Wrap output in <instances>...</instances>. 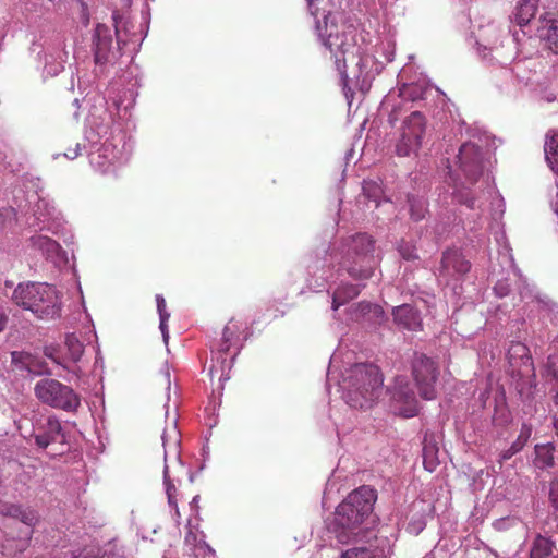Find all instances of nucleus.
<instances>
[{"mask_svg": "<svg viewBox=\"0 0 558 558\" xmlns=\"http://www.w3.org/2000/svg\"><path fill=\"white\" fill-rule=\"evenodd\" d=\"M315 31L333 59L344 87L353 80L367 83L381 72L385 63L393 60V43L383 44L380 59L372 35L347 22L341 14L324 15L323 23L315 22Z\"/></svg>", "mask_w": 558, "mask_h": 558, "instance_id": "obj_2", "label": "nucleus"}, {"mask_svg": "<svg viewBox=\"0 0 558 558\" xmlns=\"http://www.w3.org/2000/svg\"><path fill=\"white\" fill-rule=\"evenodd\" d=\"M187 532L184 538V544L189 547V550L194 556H199L202 551L209 550V546L204 542L203 535H198L197 532H194L191 525V522L187 524Z\"/></svg>", "mask_w": 558, "mask_h": 558, "instance_id": "obj_24", "label": "nucleus"}, {"mask_svg": "<svg viewBox=\"0 0 558 558\" xmlns=\"http://www.w3.org/2000/svg\"><path fill=\"white\" fill-rule=\"evenodd\" d=\"M34 393L43 403L66 412H75L81 405L78 395L71 387L52 378L37 381Z\"/></svg>", "mask_w": 558, "mask_h": 558, "instance_id": "obj_9", "label": "nucleus"}, {"mask_svg": "<svg viewBox=\"0 0 558 558\" xmlns=\"http://www.w3.org/2000/svg\"><path fill=\"white\" fill-rule=\"evenodd\" d=\"M396 109H397V106L393 105V109H392V112L390 113V122H392L393 120H397V113H396Z\"/></svg>", "mask_w": 558, "mask_h": 558, "instance_id": "obj_52", "label": "nucleus"}, {"mask_svg": "<svg viewBox=\"0 0 558 558\" xmlns=\"http://www.w3.org/2000/svg\"><path fill=\"white\" fill-rule=\"evenodd\" d=\"M8 317L5 313L3 312L2 307L0 306V332L4 329L7 325Z\"/></svg>", "mask_w": 558, "mask_h": 558, "instance_id": "obj_48", "label": "nucleus"}, {"mask_svg": "<svg viewBox=\"0 0 558 558\" xmlns=\"http://www.w3.org/2000/svg\"><path fill=\"white\" fill-rule=\"evenodd\" d=\"M156 303H157V310H158L159 317H162L163 315H170V313H168L166 311V301L162 295H160V294L156 295Z\"/></svg>", "mask_w": 558, "mask_h": 558, "instance_id": "obj_43", "label": "nucleus"}, {"mask_svg": "<svg viewBox=\"0 0 558 558\" xmlns=\"http://www.w3.org/2000/svg\"><path fill=\"white\" fill-rule=\"evenodd\" d=\"M0 514L19 520L24 527L19 532L17 537L7 535L1 544L2 554L5 556H15L23 553L29 545L33 527L38 522L37 512L31 507H24L16 504L0 502Z\"/></svg>", "mask_w": 558, "mask_h": 558, "instance_id": "obj_8", "label": "nucleus"}, {"mask_svg": "<svg viewBox=\"0 0 558 558\" xmlns=\"http://www.w3.org/2000/svg\"><path fill=\"white\" fill-rule=\"evenodd\" d=\"M535 0H521L515 8V21L520 26L526 25L535 15Z\"/></svg>", "mask_w": 558, "mask_h": 558, "instance_id": "obj_26", "label": "nucleus"}, {"mask_svg": "<svg viewBox=\"0 0 558 558\" xmlns=\"http://www.w3.org/2000/svg\"><path fill=\"white\" fill-rule=\"evenodd\" d=\"M65 347L71 361L74 363L78 362L83 355L84 347L77 337L74 335H68L65 338Z\"/></svg>", "mask_w": 558, "mask_h": 558, "instance_id": "obj_32", "label": "nucleus"}, {"mask_svg": "<svg viewBox=\"0 0 558 558\" xmlns=\"http://www.w3.org/2000/svg\"><path fill=\"white\" fill-rule=\"evenodd\" d=\"M32 426L29 436L35 438V442L39 448L45 449L51 442H56L59 438H62L61 424L53 416L46 417L44 423H32Z\"/></svg>", "mask_w": 558, "mask_h": 558, "instance_id": "obj_18", "label": "nucleus"}, {"mask_svg": "<svg viewBox=\"0 0 558 558\" xmlns=\"http://www.w3.org/2000/svg\"><path fill=\"white\" fill-rule=\"evenodd\" d=\"M548 48L558 53V21H553L547 32Z\"/></svg>", "mask_w": 558, "mask_h": 558, "instance_id": "obj_37", "label": "nucleus"}, {"mask_svg": "<svg viewBox=\"0 0 558 558\" xmlns=\"http://www.w3.org/2000/svg\"><path fill=\"white\" fill-rule=\"evenodd\" d=\"M71 371H72L75 375H77V374H78L80 368H78V367H75V368H73V369H71Z\"/></svg>", "mask_w": 558, "mask_h": 558, "instance_id": "obj_56", "label": "nucleus"}, {"mask_svg": "<svg viewBox=\"0 0 558 558\" xmlns=\"http://www.w3.org/2000/svg\"><path fill=\"white\" fill-rule=\"evenodd\" d=\"M418 506H423V502H422V501H420V502H415V504L413 505V507H414V508H417Z\"/></svg>", "mask_w": 558, "mask_h": 558, "instance_id": "obj_57", "label": "nucleus"}, {"mask_svg": "<svg viewBox=\"0 0 558 558\" xmlns=\"http://www.w3.org/2000/svg\"><path fill=\"white\" fill-rule=\"evenodd\" d=\"M82 151V145L77 143L74 148L68 149L65 153L62 154L63 157H65L69 160H74L81 155Z\"/></svg>", "mask_w": 558, "mask_h": 558, "instance_id": "obj_41", "label": "nucleus"}, {"mask_svg": "<svg viewBox=\"0 0 558 558\" xmlns=\"http://www.w3.org/2000/svg\"><path fill=\"white\" fill-rule=\"evenodd\" d=\"M426 134V119L423 113L415 110L402 121L399 136L395 144V151L399 157L416 155Z\"/></svg>", "mask_w": 558, "mask_h": 558, "instance_id": "obj_10", "label": "nucleus"}, {"mask_svg": "<svg viewBox=\"0 0 558 558\" xmlns=\"http://www.w3.org/2000/svg\"><path fill=\"white\" fill-rule=\"evenodd\" d=\"M376 498L375 489L369 486H361L349 494L337 507L335 533L339 543H366L374 536L367 525Z\"/></svg>", "mask_w": 558, "mask_h": 558, "instance_id": "obj_6", "label": "nucleus"}, {"mask_svg": "<svg viewBox=\"0 0 558 558\" xmlns=\"http://www.w3.org/2000/svg\"><path fill=\"white\" fill-rule=\"evenodd\" d=\"M395 323L408 330L416 331L421 329L422 319L420 313L410 304H402L393 308Z\"/></svg>", "mask_w": 558, "mask_h": 558, "instance_id": "obj_21", "label": "nucleus"}, {"mask_svg": "<svg viewBox=\"0 0 558 558\" xmlns=\"http://www.w3.org/2000/svg\"><path fill=\"white\" fill-rule=\"evenodd\" d=\"M508 359L510 365L514 369H518V372H521L522 366L529 368L533 364L529 348L521 342H515L510 345Z\"/></svg>", "mask_w": 558, "mask_h": 558, "instance_id": "obj_22", "label": "nucleus"}, {"mask_svg": "<svg viewBox=\"0 0 558 558\" xmlns=\"http://www.w3.org/2000/svg\"><path fill=\"white\" fill-rule=\"evenodd\" d=\"M363 195L375 203L376 207L380 204L384 196L381 184L375 180H365L363 182Z\"/></svg>", "mask_w": 558, "mask_h": 558, "instance_id": "obj_29", "label": "nucleus"}, {"mask_svg": "<svg viewBox=\"0 0 558 558\" xmlns=\"http://www.w3.org/2000/svg\"><path fill=\"white\" fill-rule=\"evenodd\" d=\"M555 403L558 404V392L555 396Z\"/></svg>", "mask_w": 558, "mask_h": 558, "instance_id": "obj_59", "label": "nucleus"}, {"mask_svg": "<svg viewBox=\"0 0 558 558\" xmlns=\"http://www.w3.org/2000/svg\"><path fill=\"white\" fill-rule=\"evenodd\" d=\"M398 251H399L400 255L407 260L416 258L415 248L412 245H410L409 243H401L399 245Z\"/></svg>", "mask_w": 558, "mask_h": 558, "instance_id": "obj_39", "label": "nucleus"}, {"mask_svg": "<svg viewBox=\"0 0 558 558\" xmlns=\"http://www.w3.org/2000/svg\"><path fill=\"white\" fill-rule=\"evenodd\" d=\"M118 114L117 102L109 104L98 96L85 119L84 137L88 143L89 163L101 173L114 171L131 154Z\"/></svg>", "mask_w": 558, "mask_h": 558, "instance_id": "obj_3", "label": "nucleus"}, {"mask_svg": "<svg viewBox=\"0 0 558 558\" xmlns=\"http://www.w3.org/2000/svg\"><path fill=\"white\" fill-rule=\"evenodd\" d=\"M34 217L37 220L32 226L37 231H49L57 233L60 222L53 206H50L45 199L38 198Z\"/></svg>", "mask_w": 558, "mask_h": 558, "instance_id": "obj_19", "label": "nucleus"}, {"mask_svg": "<svg viewBox=\"0 0 558 558\" xmlns=\"http://www.w3.org/2000/svg\"><path fill=\"white\" fill-rule=\"evenodd\" d=\"M239 330H240V326L233 320H230L226 325L223 332H222L221 344H220V348L218 351L219 356L217 357V364H219V366L213 364L209 367V375L211 378H214V376L216 374H219L218 380L220 383L221 389H223V383L229 379V371L231 369V366H232V361L228 362L225 354H227L229 352V350L233 345L236 344V342L239 340V338H238ZM236 354H238V352L234 353V355L232 356L231 360H233Z\"/></svg>", "mask_w": 558, "mask_h": 558, "instance_id": "obj_14", "label": "nucleus"}, {"mask_svg": "<svg viewBox=\"0 0 558 558\" xmlns=\"http://www.w3.org/2000/svg\"><path fill=\"white\" fill-rule=\"evenodd\" d=\"M197 500H198V496H195V497L193 498L192 502H193V504H194V502H197Z\"/></svg>", "mask_w": 558, "mask_h": 558, "instance_id": "obj_58", "label": "nucleus"}, {"mask_svg": "<svg viewBox=\"0 0 558 558\" xmlns=\"http://www.w3.org/2000/svg\"><path fill=\"white\" fill-rule=\"evenodd\" d=\"M412 374L421 396L426 400L436 397L435 385L438 371L435 362L424 354H415L412 362Z\"/></svg>", "mask_w": 558, "mask_h": 558, "instance_id": "obj_13", "label": "nucleus"}, {"mask_svg": "<svg viewBox=\"0 0 558 558\" xmlns=\"http://www.w3.org/2000/svg\"><path fill=\"white\" fill-rule=\"evenodd\" d=\"M45 354L46 356H48L49 359H51L54 363H57L58 365H61L63 368L68 369L69 367L59 360V357H57L54 354H53V349H46L45 351Z\"/></svg>", "mask_w": 558, "mask_h": 558, "instance_id": "obj_44", "label": "nucleus"}, {"mask_svg": "<svg viewBox=\"0 0 558 558\" xmlns=\"http://www.w3.org/2000/svg\"><path fill=\"white\" fill-rule=\"evenodd\" d=\"M425 526H426V521H425L424 517H420L418 519H415L413 517L408 522L407 531L411 534L417 535L418 533H421L424 530Z\"/></svg>", "mask_w": 558, "mask_h": 558, "instance_id": "obj_38", "label": "nucleus"}, {"mask_svg": "<svg viewBox=\"0 0 558 558\" xmlns=\"http://www.w3.org/2000/svg\"><path fill=\"white\" fill-rule=\"evenodd\" d=\"M439 448L435 442H433L430 439H428L427 436L424 438L423 442V463L424 468L433 472L436 466L439 464Z\"/></svg>", "mask_w": 558, "mask_h": 558, "instance_id": "obj_23", "label": "nucleus"}, {"mask_svg": "<svg viewBox=\"0 0 558 558\" xmlns=\"http://www.w3.org/2000/svg\"><path fill=\"white\" fill-rule=\"evenodd\" d=\"M318 0H306L307 2V7H308V11L310 13L316 17L317 16V9L315 8V3L317 2Z\"/></svg>", "mask_w": 558, "mask_h": 558, "instance_id": "obj_47", "label": "nucleus"}, {"mask_svg": "<svg viewBox=\"0 0 558 558\" xmlns=\"http://www.w3.org/2000/svg\"><path fill=\"white\" fill-rule=\"evenodd\" d=\"M374 253L375 240L365 232L337 235L324 257L310 267L307 287L315 292L326 290L331 308L337 312L361 291V286L349 282L348 278L362 281L373 276Z\"/></svg>", "mask_w": 558, "mask_h": 558, "instance_id": "obj_1", "label": "nucleus"}, {"mask_svg": "<svg viewBox=\"0 0 558 558\" xmlns=\"http://www.w3.org/2000/svg\"><path fill=\"white\" fill-rule=\"evenodd\" d=\"M392 399L397 404V410L404 417H413L418 412V402L414 391L410 388L404 377L396 379Z\"/></svg>", "mask_w": 558, "mask_h": 558, "instance_id": "obj_17", "label": "nucleus"}, {"mask_svg": "<svg viewBox=\"0 0 558 558\" xmlns=\"http://www.w3.org/2000/svg\"><path fill=\"white\" fill-rule=\"evenodd\" d=\"M349 315L351 320L366 323L372 326L380 325L385 318L381 306L368 302L359 303L350 310Z\"/></svg>", "mask_w": 558, "mask_h": 558, "instance_id": "obj_20", "label": "nucleus"}, {"mask_svg": "<svg viewBox=\"0 0 558 558\" xmlns=\"http://www.w3.org/2000/svg\"><path fill=\"white\" fill-rule=\"evenodd\" d=\"M26 369L34 375H50L51 371L48 365L44 361H37L32 357H27V362L25 363Z\"/></svg>", "mask_w": 558, "mask_h": 558, "instance_id": "obj_35", "label": "nucleus"}, {"mask_svg": "<svg viewBox=\"0 0 558 558\" xmlns=\"http://www.w3.org/2000/svg\"><path fill=\"white\" fill-rule=\"evenodd\" d=\"M12 300L19 306L31 311L41 319H52L60 315V302L56 289L47 283H20Z\"/></svg>", "mask_w": 558, "mask_h": 558, "instance_id": "obj_7", "label": "nucleus"}, {"mask_svg": "<svg viewBox=\"0 0 558 558\" xmlns=\"http://www.w3.org/2000/svg\"><path fill=\"white\" fill-rule=\"evenodd\" d=\"M453 268V254L450 251H446L442 255L440 266L438 268L439 278L447 284L451 277V269Z\"/></svg>", "mask_w": 558, "mask_h": 558, "instance_id": "obj_34", "label": "nucleus"}, {"mask_svg": "<svg viewBox=\"0 0 558 558\" xmlns=\"http://www.w3.org/2000/svg\"><path fill=\"white\" fill-rule=\"evenodd\" d=\"M554 543L546 537L537 536L533 543L530 558H544L553 553Z\"/></svg>", "mask_w": 558, "mask_h": 558, "instance_id": "obj_30", "label": "nucleus"}, {"mask_svg": "<svg viewBox=\"0 0 558 558\" xmlns=\"http://www.w3.org/2000/svg\"><path fill=\"white\" fill-rule=\"evenodd\" d=\"M114 20L116 43L109 26L98 23L92 35V51L96 64H106L113 62L120 56V45L123 41L121 37L120 24L117 16Z\"/></svg>", "mask_w": 558, "mask_h": 558, "instance_id": "obj_11", "label": "nucleus"}, {"mask_svg": "<svg viewBox=\"0 0 558 558\" xmlns=\"http://www.w3.org/2000/svg\"><path fill=\"white\" fill-rule=\"evenodd\" d=\"M441 550H442V545L439 543V544L435 547V549H434V551H433V554H432L433 556H428V555H427V556H425L424 558H436V557H438V556H439V554H440V551H441Z\"/></svg>", "mask_w": 558, "mask_h": 558, "instance_id": "obj_49", "label": "nucleus"}, {"mask_svg": "<svg viewBox=\"0 0 558 558\" xmlns=\"http://www.w3.org/2000/svg\"><path fill=\"white\" fill-rule=\"evenodd\" d=\"M489 138L474 130L470 140L464 142L458 154L456 170V199L470 209L475 208L481 191L475 187L489 163Z\"/></svg>", "mask_w": 558, "mask_h": 558, "instance_id": "obj_5", "label": "nucleus"}, {"mask_svg": "<svg viewBox=\"0 0 558 558\" xmlns=\"http://www.w3.org/2000/svg\"><path fill=\"white\" fill-rule=\"evenodd\" d=\"M408 204L410 215L413 220L418 221L424 218L426 204L422 197L410 195L408 196Z\"/></svg>", "mask_w": 558, "mask_h": 558, "instance_id": "obj_33", "label": "nucleus"}, {"mask_svg": "<svg viewBox=\"0 0 558 558\" xmlns=\"http://www.w3.org/2000/svg\"><path fill=\"white\" fill-rule=\"evenodd\" d=\"M554 208H555V211L558 215V199L554 203Z\"/></svg>", "mask_w": 558, "mask_h": 558, "instance_id": "obj_54", "label": "nucleus"}, {"mask_svg": "<svg viewBox=\"0 0 558 558\" xmlns=\"http://www.w3.org/2000/svg\"><path fill=\"white\" fill-rule=\"evenodd\" d=\"M14 214L13 208H4L0 210V223H3L8 217Z\"/></svg>", "mask_w": 558, "mask_h": 558, "instance_id": "obj_46", "label": "nucleus"}, {"mask_svg": "<svg viewBox=\"0 0 558 558\" xmlns=\"http://www.w3.org/2000/svg\"><path fill=\"white\" fill-rule=\"evenodd\" d=\"M531 434L532 427L530 425L523 424L517 440L511 445L509 449L505 450L501 453V459L508 460L513 454L519 452L527 442L529 438L531 437Z\"/></svg>", "mask_w": 558, "mask_h": 558, "instance_id": "obj_28", "label": "nucleus"}, {"mask_svg": "<svg viewBox=\"0 0 558 558\" xmlns=\"http://www.w3.org/2000/svg\"><path fill=\"white\" fill-rule=\"evenodd\" d=\"M161 439H162V446L165 449L163 484L166 487L168 502L171 507L174 508L175 515H177V518H179L180 512H179L178 505H177V501L174 498V494H175L177 489L173 484V481L170 477L169 464H168L170 457H173V459L179 464H181L180 452H179L180 432H179L175 423L171 427L165 428Z\"/></svg>", "mask_w": 558, "mask_h": 558, "instance_id": "obj_12", "label": "nucleus"}, {"mask_svg": "<svg viewBox=\"0 0 558 558\" xmlns=\"http://www.w3.org/2000/svg\"><path fill=\"white\" fill-rule=\"evenodd\" d=\"M554 428H555L556 434H557V436H558V417H557V418H555V421H554Z\"/></svg>", "mask_w": 558, "mask_h": 558, "instance_id": "obj_53", "label": "nucleus"}, {"mask_svg": "<svg viewBox=\"0 0 558 558\" xmlns=\"http://www.w3.org/2000/svg\"><path fill=\"white\" fill-rule=\"evenodd\" d=\"M59 156H60V155H59V154H57V155H53L52 157H53V159H57Z\"/></svg>", "mask_w": 558, "mask_h": 558, "instance_id": "obj_61", "label": "nucleus"}, {"mask_svg": "<svg viewBox=\"0 0 558 558\" xmlns=\"http://www.w3.org/2000/svg\"><path fill=\"white\" fill-rule=\"evenodd\" d=\"M342 363L341 350L337 349L329 361L327 389L335 385L351 408H371L383 390V378L378 367L368 363H356L340 372Z\"/></svg>", "mask_w": 558, "mask_h": 558, "instance_id": "obj_4", "label": "nucleus"}, {"mask_svg": "<svg viewBox=\"0 0 558 558\" xmlns=\"http://www.w3.org/2000/svg\"><path fill=\"white\" fill-rule=\"evenodd\" d=\"M169 317H170V315H163L162 317H159V319H160L159 328L162 333L163 341L166 343L168 342V338H169L168 325H167Z\"/></svg>", "mask_w": 558, "mask_h": 558, "instance_id": "obj_42", "label": "nucleus"}, {"mask_svg": "<svg viewBox=\"0 0 558 558\" xmlns=\"http://www.w3.org/2000/svg\"><path fill=\"white\" fill-rule=\"evenodd\" d=\"M341 558H375L372 551L365 546H356L345 550Z\"/></svg>", "mask_w": 558, "mask_h": 558, "instance_id": "obj_36", "label": "nucleus"}, {"mask_svg": "<svg viewBox=\"0 0 558 558\" xmlns=\"http://www.w3.org/2000/svg\"><path fill=\"white\" fill-rule=\"evenodd\" d=\"M441 165L447 169V172L450 175L451 171H452V168H451V165H450V156H449V151L448 150H446L445 155L441 158Z\"/></svg>", "mask_w": 558, "mask_h": 558, "instance_id": "obj_45", "label": "nucleus"}, {"mask_svg": "<svg viewBox=\"0 0 558 558\" xmlns=\"http://www.w3.org/2000/svg\"><path fill=\"white\" fill-rule=\"evenodd\" d=\"M15 424H16L17 429L20 430L21 435L26 438L27 435H26V433H24L23 421L22 420L21 421H15Z\"/></svg>", "mask_w": 558, "mask_h": 558, "instance_id": "obj_51", "label": "nucleus"}, {"mask_svg": "<svg viewBox=\"0 0 558 558\" xmlns=\"http://www.w3.org/2000/svg\"><path fill=\"white\" fill-rule=\"evenodd\" d=\"M544 150L548 165L558 174V132L553 131L547 135Z\"/></svg>", "mask_w": 558, "mask_h": 558, "instance_id": "obj_25", "label": "nucleus"}, {"mask_svg": "<svg viewBox=\"0 0 558 558\" xmlns=\"http://www.w3.org/2000/svg\"><path fill=\"white\" fill-rule=\"evenodd\" d=\"M426 93H427V90L423 89L417 84L404 83V84H402V86L399 89V97L402 100L415 101L417 99H423L425 97Z\"/></svg>", "mask_w": 558, "mask_h": 558, "instance_id": "obj_31", "label": "nucleus"}, {"mask_svg": "<svg viewBox=\"0 0 558 558\" xmlns=\"http://www.w3.org/2000/svg\"><path fill=\"white\" fill-rule=\"evenodd\" d=\"M74 105H78V99H74Z\"/></svg>", "mask_w": 558, "mask_h": 558, "instance_id": "obj_60", "label": "nucleus"}, {"mask_svg": "<svg viewBox=\"0 0 558 558\" xmlns=\"http://www.w3.org/2000/svg\"><path fill=\"white\" fill-rule=\"evenodd\" d=\"M555 446L550 442L535 446V461L541 468H550L555 463Z\"/></svg>", "mask_w": 558, "mask_h": 558, "instance_id": "obj_27", "label": "nucleus"}, {"mask_svg": "<svg viewBox=\"0 0 558 558\" xmlns=\"http://www.w3.org/2000/svg\"><path fill=\"white\" fill-rule=\"evenodd\" d=\"M471 263L464 258L458 257L456 255V272L465 274L470 270Z\"/></svg>", "mask_w": 558, "mask_h": 558, "instance_id": "obj_40", "label": "nucleus"}, {"mask_svg": "<svg viewBox=\"0 0 558 558\" xmlns=\"http://www.w3.org/2000/svg\"><path fill=\"white\" fill-rule=\"evenodd\" d=\"M26 250L29 255H40L57 267L68 263L66 253L61 245L51 238L41 233H35L27 240Z\"/></svg>", "mask_w": 558, "mask_h": 558, "instance_id": "obj_16", "label": "nucleus"}, {"mask_svg": "<svg viewBox=\"0 0 558 558\" xmlns=\"http://www.w3.org/2000/svg\"><path fill=\"white\" fill-rule=\"evenodd\" d=\"M170 373L167 372V383H168V389H170V379H169Z\"/></svg>", "mask_w": 558, "mask_h": 558, "instance_id": "obj_55", "label": "nucleus"}, {"mask_svg": "<svg viewBox=\"0 0 558 558\" xmlns=\"http://www.w3.org/2000/svg\"><path fill=\"white\" fill-rule=\"evenodd\" d=\"M72 558H97L93 553H81L78 555L73 556Z\"/></svg>", "mask_w": 558, "mask_h": 558, "instance_id": "obj_50", "label": "nucleus"}, {"mask_svg": "<svg viewBox=\"0 0 558 558\" xmlns=\"http://www.w3.org/2000/svg\"><path fill=\"white\" fill-rule=\"evenodd\" d=\"M38 56L44 60L43 76L45 78L57 76L63 71L68 59L64 40L59 36L53 40H46Z\"/></svg>", "mask_w": 558, "mask_h": 558, "instance_id": "obj_15", "label": "nucleus"}]
</instances>
